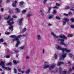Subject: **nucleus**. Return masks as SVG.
Returning <instances> with one entry per match:
<instances>
[{"instance_id": "f257e3e1", "label": "nucleus", "mask_w": 74, "mask_h": 74, "mask_svg": "<svg viewBox=\"0 0 74 74\" xmlns=\"http://www.w3.org/2000/svg\"><path fill=\"white\" fill-rule=\"evenodd\" d=\"M51 34L52 36H53L55 38H57V40H58V41H60V44H61L64 46L66 45L63 42L64 41V39L63 38H64V39H67V38L64 35H60L59 36H58L53 32H51ZM63 38L60 39V38Z\"/></svg>"}, {"instance_id": "f03ea898", "label": "nucleus", "mask_w": 74, "mask_h": 74, "mask_svg": "<svg viewBox=\"0 0 74 74\" xmlns=\"http://www.w3.org/2000/svg\"><path fill=\"white\" fill-rule=\"evenodd\" d=\"M22 36L21 35H19L18 36H16L15 35H11L10 36V37H12V38H15L14 40V41H17V43L16 45V47H18L19 44H20V41H19V39H18V38L22 37Z\"/></svg>"}, {"instance_id": "7ed1b4c3", "label": "nucleus", "mask_w": 74, "mask_h": 74, "mask_svg": "<svg viewBox=\"0 0 74 74\" xmlns=\"http://www.w3.org/2000/svg\"><path fill=\"white\" fill-rule=\"evenodd\" d=\"M55 47L57 49L59 50H61L62 51V52H64V51H66V52H70V50L67 49V48H63L61 47L60 46H59L58 45H56Z\"/></svg>"}, {"instance_id": "20e7f679", "label": "nucleus", "mask_w": 74, "mask_h": 74, "mask_svg": "<svg viewBox=\"0 0 74 74\" xmlns=\"http://www.w3.org/2000/svg\"><path fill=\"white\" fill-rule=\"evenodd\" d=\"M47 64H48V62H45V65L44 66V69H46V68H48V67L50 70H52V69H53L55 68V64H53L52 65L50 66L49 65H47Z\"/></svg>"}, {"instance_id": "39448f33", "label": "nucleus", "mask_w": 74, "mask_h": 74, "mask_svg": "<svg viewBox=\"0 0 74 74\" xmlns=\"http://www.w3.org/2000/svg\"><path fill=\"white\" fill-rule=\"evenodd\" d=\"M2 66V69H5V70H11V68L8 67H5V66L3 62H2L1 63H0V66Z\"/></svg>"}, {"instance_id": "423d86ee", "label": "nucleus", "mask_w": 74, "mask_h": 74, "mask_svg": "<svg viewBox=\"0 0 74 74\" xmlns=\"http://www.w3.org/2000/svg\"><path fill=\"white\" fill-rule=\"evenodd\" d=\"M13 20L14 19H13V18H12L9 21H7V23H8L9 25L11 26L12 25L14 24V21H13Z\"/></svg>"}, {"instance_id": "0eeeda50", "label": "nucleus", "mask_w": 74, "mask_h": 74, "mask_svg": "<svg viewBox=\"0 0 74 74\" xmlns=\"http://www.w3.org/2000/svg\"><path fill=\"white\" fill-rule=\"evenodd\" d=\"M23 21V18H22L21 19H20L18 20L19 23L18 25L20 26H21L23 25V24H22V21Z\"/></svg>"}, {"instance_id": "6e6552de", "label": "nucleus", "mask_w": 74, "mask_h": 74, "mask_svg": "<svg viewBox=\"0 0 74 74\" xmlns=\"http://www.w3.org/2000/svg\"><path fill=\"white\" fill-rule=\"evenodd\" d=\"M66 54H62L60 58V60H63L64 58H66Z\"/></svg>"}, {"instance_id": "1a4fd4ad", "label": "nucleus", "mask_w": 74, "mask_h": 74, "mask_svg": "<svg viewBox=\"0 0 74 74\" xmlns=\"http://www.w3.org/2000/svg\"><path fill=\"white\" fill-rule=\"evenodd\" d=\"M37 37L38 40H41V35H37Z\"/></svg>"}, {"instance_id": "9d476101", "label": "nucleus", "mask_w": 74, "mask_h": 74, "mask_svg": "<svg viewBox=\"0 0 74 74\" xmlns=\"http://www.w3.org/2000/svg\"><path fill=\"white\" fill-rule=\"evenodd\" d=\"M14 3H13L12 4V6H13V7H15V6L16 5V3H17V1H14Z\"/></svg>"}, {"instance_id": "9b49d317", "label": "nucleus", "mask_w": 74, "mask_h": 74, "mask_svg": "<svg viewBox=\"0 0 74 74\" xmlns=\"http://www.w3.org/2000/svg\"><path fill=\"white\" fill-rule=\"evenodd\" d=\"M64 64V63H63V62H58L57 64V66H59L61 65V64Z\"/></svg>"}, {"instance_id": "f8f14e48", "label": "nucleus", "mask_w": 74, "mask_h": 74, "mask_svg": "<svg viewBox=\"0 0 74 74\" xmlns=\"http://www.w3.org/2000/svg\"><path fill=\"white\" fill-rule=\"evenodd\" d=\"M23 2L22 1L19 2V5L20 6H21V8H22L23 7H22V5H23Z\"/></svg>"}, {"instance_id": "ddd939ff", "label": "nucleus", "mask_w": 74, "mask_h": 74, "mask_svg": "<svg viewBox=\"0 0 74 74\" xmlns=\"http://www.w3.org/2000/svg\"><path fill=\"white\" fill-rule=\"evenodd\" d=\"M9 29H10V30H11V31H13V26H10L9 27Z\"/></svg>"}, {"instance_id": "4468645a", "label": "nucleus", "mask_w": 74, "mask_h": 74, "mask_svg": "<svg viewBox=\"0 0 74 74\" xmlns=\"http://www.w3.org/2000/svg\"><path fill=\"white\" fill-rule=\"evenodd\" d=\"M42 10H40V12L41 15H42V16H44V14H43V13L42 12Z\"/></svg>"}, {"instance_id": "2eb2a0df", "label": "nucleus", "mask_w": 74, "mask_h": 74, "mask_svg": "<svg viewBox=\"0 0 74 74\" xmlns=\"http://www.w3.org/2000/svg\"><path fill=\"white\" fill-rule=\"evenodd\" d=\"M30 71V69H29L26 71L25 73L26 74H29V73Z\"/></svg>"}, {"instance_id": "dca6fc26", "label": "nucleus", "mask_w": 74, "mask_h": 74, "mask_svg": "<svg viewBox=\"0 0 74 74\" xmlns=\"http://www.w3.org/2000/svg\"><path fill=\"white\" fill-rule=\"evenodd\" d=\"M64 21H65V22H68L69 21V19L67 18H64Z\"/></svg>"}, {"instance_id": "f3484780", "label": "nucleus", "mask_w": 74, "mask_h": 74, "mask_svg": "<svg viewBox=\"0 0 74 74\" xmlns=\"http://www.w3.org/2000/svg\"><path fill=\"white\" fill-rule=\"evenodd\" d=\"M26 28H24L23 29V30H22V32L23 33V32H26Z\"/></svg>"}, {"instance_id": "a211bd4d", "label": "nucleus", "mask_w": 74, "mask_h": 74, "mask_svg": "<svg viewBox=\"0 0 74 74\" xmlns=\"http://www.w3.org/2000/svg\"><path fill=\"white\" fill-rule=\"evenodd\" d=\"M73 35L72 34H69L68 35L67 37H73Z\"/></svg>"}, {"instance_id": "6ab92c4d", "label": "nucleus", "mask_w": 74, "mask_h": 74, "mask_svg": "<svg viewBox=\"0 0 74 74\" xmlns=\"http://www.w3.org/2000/svg\"><path fill=\"white\" fill-rule=\"evenodd\" d=\"M13 63H15V64H16V63H19V62H18V61H16V60H14L13 61Z\"/></svg>"}, {"instance_id": "aec40b11", "label": "nucleus", "mask_w": 74, "mask_h": 74, "mask_svg": "<svg viewBox=\"0 0 74 74\" xmlns=\"http://www.w3.org/2000/svg\"><path fill=\"white\" fill-rule=\"evenodd\" d=\"M53 16L52 15H50L49 17V19H51V18H53Z\"/></svg>"}, {"instance_id": "412c9836", "label": "nucleus", "mask_w": 74, "mask_h": 74, "mask_svg": "<svg viewBox=\"0 0 74 74\" xmlns=\"http://www.w3.org/2000/svg\"><path fill=\"white\" fill-rule=\"evenodd\" d=\"M53 14H56V10H54L53 12Z\"/></svg>"}, {"instance_id": "4be33fe9", "label": "nucleus", "mask_w": 74, "mask_h": 74, "mask_svg": "<svg viewBox=\"0 0 74 74\" xmlns=\"http://www.w3.org/2000/svg\"><path fill=\"white\" fill-rule=\"evenodd\" d=\"M47 0H44L43 1V4H45V3H46V2H47Z\"/></svg>"}, {"instance_id": "5701e85b", "label": "nucleus", "mask_w": 74, "mask_h": 74, "mask_svg": "<svg viewBox=\"0 0 74 74\" xmlns=\"http://www.w3.org/2000/svg\"><path fill=\"white\" fill-rule=\"evenodd\" d=\"M11 16H9L7 17H5L4 19H8L10 18Z\"/></svg>"}, {"instance_id": "b1692460", "label": "nucleus", "mask_w": 74, "mask_h": 74, "mask_svg": "<svg viewBox=\"0 0 74 74\" xmlns=\"http://www.w3.org/2000/svg\"><path fill=\"white\" fill-rule=\"evenodd\" d=\"M32 15H33V14L32 13L29 14L27 15V16H28V17H29V16H32Z\"/></svg>"}, {"instance_id": "393cba45", "label": "nucleus", "mask_w": 74, "mask_h": 74, "mask_svg": "<svg viewBox=\"0 0 74 74\" xmlns=\"http://www.w3.org/2000/svg\"><path fill=\"white\" fill-rule=\"evenodd\" d=\"M54 58L55 59H57V58H58V56L56 54H55L54 55Z\"/></svg>"}, {"instance_id": "a878e982", "label": "nucleus", "mask_w": 74, "mask_h": 74, "mask_svg": "<svg viewBox=\"0 0 74 74\" xmlns=\"http://www.w3.org/2000/svg\"><path fill=\"white\" fill-rule=\"evenodd\" d=\"M15 10H16V11H17V12H20V10H19V9H18V8H16Z\"/></svg>"}, {"instance_id": "bb28decb", "label": "nucleus", "mask_w": 74, "mask_h": 74, "mask_svg": "<svg viewBox=\"0 0 74 74\" xmlns=\"http://www.w3.org/2000/svg\"><path fill=\"white\" fill-rule=\"evenodd\" d=\"M24 48V46H23L21 47L20 48V49H23V48Z\"/></svg>"}, {"instance_id": "cd10ccee", "label": "nucleus", "mask_w": 74, "mask_h": 74, "mask_svg": "<svg viewBox=\"0 0 74 74\" xmlns=\"http://www.w3.org/2000/svg\"><path fill=\"white\" fill-rule=\"evenodd\" d=\"M5 34H8H8H10V32H6L5 33Z\"/></svg>"}, {"instance_id": "c85d7f7f", "label": "nucleus", "mask_w": 74, "mask_h": 74, "mask_svg": "<svg viewBox=\"0 0 74 74\" xmlns=\"http://www.w3.org/2000/svg\"><path fill=\"white\" fill-rule=\"evenodd\" d=\"M14 73L15 74H16L17 73V71H16V69H14Z\"/></svg>"}, {"instance_id": "c756f323", "label": "nucleus", "mask_w": 74, "mask_h": 74, "mask_svg": "<svg viewBox=\"0 0 74 74\" xmlns=\"http://www.w3.org/2000/svg\"><path fill=\"white\" fill-rule=\"evenodd\" d=\"M71 21L72 22H74V18H72L71 19Z\"/></svg>"}, {"instance_id": "7c9ffc66", "label": "nucleus", "mask_w": 74, "mask_h": 74, "mask_svg": "<svg viewBox=\"0 0 74 74\" xmlns=\"http://www.w3.org/2000/svg\"><path fill=\"white\" fill-rule=\"evenodd\" d=\"M62 25L63 26H64V25H66V23L65 22H64L63 23Z\"/></svg>"}, {"instance_id": "2f4dec72", "label": "nucleus", "mask_w": 74, "mask_h": 74, "mask_svg": "<svg viewBox=\"0 0 74 74\" xmlns=\"http://www.w3.org/2000/svg\"><path fill=\"white\" fill-rule=\"evenodd\" d=\"M26 12V10H23V11H22V13L23 14H24V13H25Z\"/></svg>"}, {"instance_id": "473e14b6", "label": "nucleus", "mask_w": 74, "mask_h": 74, "mask_svg": "<svg viewBox=\"0 0 74 74\" xmlns=\"http://www.w3.org/2000/svg\"><path fill=\"white\" fill-rule=\"evenodd\" d=\"M71 28H74V25H71L70 26Z\"/></svg>"}, {"instance_id": "72a5a7b5", "label": "nucleus", "mask_w": 74, "mask_h": 74, "mask_svg": "<svg viewBox=\"0 0 74 74\" xmlns=\"http://www.w3.org/2000/svg\"><path fill=\"white\" fill-rule=\"evenodd\" d=\"M56 18L57 19H59V20H60V18L58 16L56 17Z\"/></svg>"}, {"instance_id": "f704fd0d", "label": "nucleus", "mask_w": 74, "mask_h": 74, "mask_svg": "<svg viewBox=\"0 0 74 74\" xmlns=\"http://www.w3.org/2000/svg\"><path fill=\"white\" fill-rule=\"evenodd\" d=\"M12 64V63L11 62H9L8 63L7 65H8L9 66L10 65H11V64Z\"/></svg>"}, {"instance_id": "c9c22d12", "label": "nucleus", "mask_w": 74, "mask_h": 74, "mask_svg": "<svg viewBox=\"0 0 74 74\" xmlns=\"http://www.w3.org/2000/svg\"><path fill=\"white\" fill-rule=\"evenodd\" d=\"M12 18H17V17L15 15H13L12 16Z\"/></svg>"}, {"instance_id": "e433bc0d", "label": "nucleus", "mask_w": 74, "mask_h": 74, "mask_svg": "<svg viewBox=\"0 0 74 74\" xmlns=\"http://www.w3.org/2000/svg\"><path fill=\"white\" fill-rule=\"evenodd\" d=\"M66 73H67L66 71H64L63 72V74H66Z\"/></svg>"}, {"instance_id": "4c0bfd02", "label": "nucleus", "mask_w": 74, "mask_h": 74, "mask_svg": "<svg viewBox=\"0 0 74 74\" xmlns=\"http://www.w3.org/2000/svg\"><path fill=\"white\" fill-rule=\"evenodd\" d=\"M3 39H0V42H3Z\"/></svg>"}, {"instance_id": "58836bf2", "label": "nucleus", "mask_w": 74, "mask_h": 74, "mask_svg": "<svg viewBox=\"0 0 74 74\" xmlns=\"http://www.w3.org/2000/svg\"><path fill=\"white\" fill-rule=\"evenodd\" d=\"M63 15H64L65 16H68V14H65V13H64L63 14Z\"/></svg>"}, {"instance_id": "ea45409f", "label": "nucleus", "mask_w": 74, "mask_h": 74, "mask_svg": "<svg viewBox=\"0 0 74 74\" xmlns=\"http://www.w3.org/2000/svg\"><path fill=\"white\" fill-rule=\"evenodd\" d=\"M10 56H8V55L6 56V58H10Z\"/></svg>"}, {"instance_id": "a19ab883", "label": "nucleus", "mask_w": 74, "mask_h": 74, "mask_svg": "<svg viewBox=\"0 0 74 74\" xmlns=\"http://www.w3.org/2000/svg\"><path fill=\"white\" fill-rule=\"evenodd\" d=\"M42 53H43V54H44V53H45V49H43V50H42Z\"/></svg>"}, {"instance_id": "79ce46f5", "label": "nucleus", "mask_w": 74, "mask_h": 74, "mask_svg": "<svg viewBox=\"0 0 74 74\" xmlns=\"http://www.w3.org/2000/svg\"><path fill=\"white\" fill-rule=\"evenodd\" d=\"M56 5L57 6H59L60 5V4L58 3H56Z\"/></svg>"}, {"instance_id": "37998d69", "label": "nucleus", "mask_w": 74, "mask_h": 74, "mask_svg": "<svg viewBox=\"0 0 74 74\" xmlns=\"http://www.w3.org/2000/svg\"><path fill=\"white\" fill-rule=\"evenodd\" d=\"M29 58V56H26V59H28Z\"/></svg>"}, {"instance_id": "c03bdc74", "label": "nucleus", "mask_w": 74, "mask_h": 74, "mask_svg": "<svg viewBox=\"0 0 74 74\" xmlns=\"http://www.w3.org/2000/svg\"><path fill=\"white\" fill-rule=\"evenodd\" d=\"M18 71L19 72H21V69H18Z\"/></svg>"}, {"instance_id": "a18cd8bd", "label": "nucleus", "mask_w": 74, "mask_h": 74, "mask_svg": "<svg viewBox=\"0 0 74 74\" xmlns=\"http://www.w3.org/2000/svg\"><path fill=\"white\" fill-rule=\"evenodd\" d=\"M69 55L71 57H72L73 56V55L71 54H69Z\"/></svg>"}, {"instance_id": "49530a36", "label": "nucleus", "mask_w": 74, "mask_h": 74, "mask_svg": "<svg viewBox=\"0 0 74 74\" xmlns=\"http://www.w3.org/2000/svg\"><path fill=\"white\" fill-rule=\"evenodd\" d=\"M51 8H49V10H48L49 12H50V10H51Z\"/></svg>"}, {"instance_id": "de8ad7c7", "label": "nucleus", "mask_w": 74, "mask_h": 74, "mask_svg": "<svg viewBox=\"0 0 74 74\" xmlns=\"http://www.w3.org/2000/svg\"><path fill=\"white\" fill-rule=\"evenodd\" d=\"M8 10H9V13H10V14H11V12H12L11 10H10V9H8Z\"/></svg>"}, {"instance_id": "09e8293b", "label": "nucleus", "mask_w": 74, "mask_h": 74, "mask_svg": "<svg viewBox=\"0 0 74 74\" xmlns=\"http://www.w3.org/2000/svg\"><path fill=\"white\" fill-rule=\"evenodd\" d=\"M4 9H3V8H1V11H4Z\"/></svg>"}, {"instance_id": "8fccbe9b", "label": "nucleus", "mask_w": 74, "mask_h": 74, "mask_svg": "<svg viewBox=\"0 0 74 74\" xmlns=\"http://www.w3.org/2000/svg\"><path fill=\"white\" fill-rule=\"evenodd\" d=\"M10 2V0H7L6 3H9Z\"/></svg>"}, {"instance_id": "3c124183", "label": "nucleus", "mask_w": 74, "mask_h": 74, "mask_svg": "<svg viewBox=\"0 0 74 74\" xmlns=\"http://www.w3.org/2000/svg\"><path fill=\"white\" fill-rule=\"evenodd\" d=\"M15 52H16V53H18V52H19V51L16 50L15 51Z\"/></svg>"}, {"instance_id": "603ef678", "label": "nucleus", "mask_w": 74, "mask_h": 74, "mask_svg": "<svg viewBox=\"0 0 74 74\" xmlns=\"http://www.w3.org/2000/svg\"><path fill=\"white\" fill-rule=\"evenodd\" d=\"M48 25L49 26H52V24H50V23H49L48 24Z\"/></svg>"}, {"instance_id": "864d4df0", "label": "nucleus", "mask_w": 74, "mask_h": 74, "mask_svg": "<svg viewBox=\"0 0 74 74\" xmlns=\"http://www.w3.org/2000/svg\"><path fill=\"white\" fill-rule=\"evenodd\" d=\"M3 44L4 45H7V43H6V42H5L3 43Z\"/></svg>"}, {"instance_id": "5fc2aeb1", "label": "nucleus", "mask_w": 74, "mask_h": 74, "mask_svg": "<svg viewBox=\"0 0 74 74\" xmlns=\"http://www.w3.org/2000/svg\"><path fill=\"white\" fill-rule=\"evenodd\" d=\"M2 2V0H0V7H1V5H0V4Z\"/></svg>"}, {"instance_id": "6e6d98bb", "label": "nucleus", "mask_w": 74, "mask_h": 74, "mask_svg": "<svg viewBox=\"0 0 74 74\" xmlns=\"http://www.w3.org/2000/svg\"><path fill=\"white\" fill-rule=\"evenodd\" d=\"M70 10H71V11H74V10L73 9H71Z\"/></svg>"}, {"instance_id": "4d7b16f0", "label": "nucleus", "mask_w": 74, "mask_h": 74, "mask_svg": "<svg viewBox=\"0 0 74 74\" xmlns=\"http://www.w3.org/2000/svg\"><path fill=\"white\" fill-rule=\"evenodd\" d=\"M71 14H72V13H71V12H69V15H71Z\"/></svg>"}, {"instance_id": "13d9d810", "label": "nucleus", "mask_w": 74, "mask_h": 74, "mask_svg": "<svg viewBox=\"0 0 74 74\" xmlns=\"http://www.w3.org/2000/svg\"><path fill=\"white\" fill-rule=\"evenodd\" d=\"M68 64H70V63H71V62H70V61H68Z\"/></svg>"}, {"instance_id": "bf43d9fd", "label": "nucleus", "mask_w": 74, "mask_h": 74, "mask_svg": "<svg viewBox=\"0 0 74 74\" xmlns=\"http://www.w3.org/2000/svg\"><path fill=\"white\" fill-rule=\"evenodd\" d=\"M21 72L22 74H23L25 73V71H21Z\"/></svg>"}, {"instance_id": "052dcab7", "label": "nucleus", "mask_w": 74, "mask_h": 74, "mask_svg": "<svg viewBox=\"0 0 74 74\" xmlns=\"http://www.w3.org/2000/svg\"><path fill=\"white\" fill-rule=\"evenodd\" d=\"M72 71V70L70 68V69H69V71L70 72V71Z\"/></svg>"}, {"instance_id": "680f3d73", "label": "nucleus", "mask_w": 74, "mask_h": 74, "mask_svg": "<svg viewBox=\"0 0 74 74\" xmlns=\"http://www.w3.org/2000/svg\"><path fill=\"white\" fill-rule=\"evenodd\" d=\"M66 8H67V9H69V7L68 6H66Z\"/></svg>"}, {"instance_id": "e2e57ef3", "label": "nucleus", "mask_w": 74, "mask_h": 74, "mask_svg": "<svg viewBox=\"0 0 74 74\" xmlns=\"http://www.w3.org/2000/svg\"><path fill=\"white\" fill-rule=\"evenodd\" d=\"M23 36H26V34H23Z\"/></svg>"}, {"instance_id": "0e129e2a", "label": "nucleus", "mask_w": 74, "mask_h": 74, "mask_svg": "<svg viewBox=\"0 0 74 74\" xmlns=\"http://www.w3.org/2000/svg\"><path fill=\"white\" fill-rule=\"evenodd\" d=\"M18 55L17 54L16 55V58H18Z\"/></svg>"}, {"instance_id": "69168bd1", "label": "nucleus", "mask_w": 74, "mask_h": 74, "mask_svg": "<svg viewBox=\"0 0 74 74\" xmlns=\"http://www.w3.org/2000/svg\"><path fill=\"white\" fill-rule=\"evenodd\" d=\"M54 8H57V7L56 6V7H54Z\"/></svg>"}, {"instance_id": "338daca9", "label": "nucleus", "mask_w": 74, "mask_h": 74, "mask_svg": "<svg viewBox=\"0 0 74 74\" xmlns=\"http://www.w3.org/2000/svg\"><path fill=\"white\" fill-rule=\"evenodd\" d=\"M59 70H62V68H60Z\"/></svg>"}, {"instance_id": "774afa93", "label": "nucleus", "mask_w": 74, "mask_h": 74, "mask_svg": "<svg viewBox=\"0 0 74 74\" xmlns=\"http://www.w3.org/2000/svg\"><path fill=\"white\" fill-rule=\"evenodd\" d=\"M0 71H2V69L0 68Z\"/></svg>"}]
</instances>
